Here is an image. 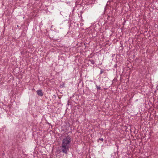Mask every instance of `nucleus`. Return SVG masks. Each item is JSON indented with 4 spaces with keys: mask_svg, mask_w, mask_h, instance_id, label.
<instances>
[{
    "mask_svg": "<svg viewBox=\"0 0 158 158\" xmlns=\"http://www.w3.org/2000/svg\"><path fill=\"white\" fill-rule=\"evenodd\" d=\"M71 141V138L69 135H67L63 138L60 148L61 151L63 153L67 154L68 152L69 151Z\"/></svg>",
    "mask_w": 158,
    "mask_h": 158,
    "instance_id": "1",
    "label": "nucleus"
},
{
    "mask_svg": "<svg viewBox=\"0 0 158 158\" xmlns=\"http://www.w3.org/2000/svg\"><path fill=\"white\" fill-rule=\"evenodd\" d=\"M37 94L39 96H42L43 95V93L41 90H39L37 91Z\"/></svg>",
    "mask_w": 158,
    "mask_h": 158,
    "instance_id": "2",
    "label": "nucleus"
},
{
    "mask_svg": "<svg viewBox=\"0 0 158 158\" xmlns=\"http://www.w3.org/2000/svg\"><path fill=\"white\" fill-rule=\"evenodd\" d=\"M89 61L90 62V63L92 64H94L95 63V61L94 60H89Z\"/></svg>",
    "mask_w": 158,
    "mask_h": 158,
    "instance_id": "3",
    "label": "nucleus"
},
{
    "mask_svg": "<svg viewBox=\"0 0 158 158\" xmlns=\"http://www.w3.org/2000/svg\"><path fill=\"white\" fill-rule=\"evenodd\" d=\"M96 86L97 88V89L98 90L100 89L101 88L100 86H98L97 85H96Z\"/></svg>",
    "mask_w": 158,
    "mask_h": 158,
    "instance_id": "4",
    "label": "nucleus"
},
{
    "mask_svg": "<svg viewBox=\"0 0 158 158\" xmlns=\"http://www.w3.org/2000/svg\"><path fill=\"white\" fill-rule=\"evenodd\" d=\"M99 140L101 141L102 142V141H103L104 140H103V138H100L99 139H98V141Z\"/></svg>",
    "mask_w": 158,
    "mask_h": 158,
    "instance_id": "5",
    "label": "nucleus"
},
{
    "mask_svg": "<svg viewBox=\"0 0 158 158\" xmlns=\"http://www.w3.org/2000/svg\"><path fill=\"white\" fill-rule=\"evenodd\" d=\"M102 72H103V71H101V73H100V74H102Z\"/></svg>",
    "mask_w": 158,
    "mask_h": 158,
    "instance_id": "6",
    "label": "nucleus"
}]
</instances>
